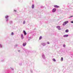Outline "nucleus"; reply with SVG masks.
Returning a JSON list of instances; mask_svg holds the SVG:
<instances>
[{"instance_id": "f257e3e1", "label": "nucleus", "mask_w": 73, "mask_h": 73, "mask_svg": "<svg viewBox=\"0 0 73 73\" xmlns=\"http://www.w3.org/2000/svg\"><path fill=\"white\" fill-rule=\"evenodd\" d=\"M68 23V21H65L64 23V24H63V25H65L66 24H67Z\"/></svg>"}, {"instance_id": "f03ea898", "label": "nucleus", "mask_w": 73, "mask_h": 73, "mask_svg": "<svg viewBox=\"0 0 73 73\" xmlns=\"http://www.w3.org/2000/svg\"><path fill=\"white\" fill-rule=\"evenodd\" d=\"M56 11V9H52V12H55Z\"/></svg>"}, {"instance_id": "7ed1b4c3", "label": "nucleus", "mask_w": 73, "mask_h": 73, "mask_svg": "<svg viewBox=\"0 0 73 73\" xmlns=\"http://www.w3.org/2000/svg\"><path fill=\"white\" fill-rule=\"evenodd\" d=\"M56 28H57L58 29L60 30L61 29H60V26H58L56 27Z\"/></svg>"}, {"instance_id": "20e7f679", "label": "nucleus", "mask_w": 73, "mask_h": 73, "mask_svg": "<svg viewBox=\"0 0 73 73\" xmlns=\"http://www.w3.org/2000/svg\"><path fill=\"white\" fill-rule=\"evenodd\" d=\"M23 33H24V35H27V33L25 32V31H23Z\"/></svg>"}, {"instance_id": "39448f33", "label": "nucleus", "mask_w": 73, "mask_h": 73, "mask_svg": "<svg viewBox=\"0 0 73 73\" xmlns=\"http://www.w3.org/2000/svg\"><path fill=\"white\" fill-rule=\"evenodd\" d=\"M54 7H55V8H59V7L58 6H57V5H55L54 6Z\"/></svg>"}, {"instance_id": "423d86ee", "label": "nucleus", "mask_w": 73, "mask_h": 73, "mask_svg": "<svg viewBox=\"0 0 73 73\" xmlns=\"http://www.w3.org/2000/svg\"><path fill=\"white\" fill-rule=\"evenodd\" d=\"M21 38L22 39H23L24 38V36L23 35H21Z\"/></svg>"}, {"instance_id": "0eeeda50", "label": "nucleus", "mask_w": 73, "mask_h": 73, "mask_svg": "<svg viewBox=\"0 0 73 73\" xmlns=\"http://www.w3.org/2000/svg\"><path fill=\"white\" fill-rule=\"evenodd\" d=\"M68 35H65L63 36L64 37H68Z\"/></svg>"}, {"instance_id": "6e6552de", "label": "nucleus", "mask_w": 73, "mask_h": 73, "mask_svg": "<svg viewBox=\"0 0 73 73\" xmlns=\"http://www.w3.org/2000/svg\"><path fill=\"white\" fill-rule=\"evenodd\" d=\"M26 44H27V43H24L23 44V46H25L26 45Z\"/></svg>"}, {"instance_id": "1a4fd4ad", "label": "nucleus", "mask_w": 73, "mask_h": 73, "mask_svg": "<svg viewBox=\"0 0 73 73\" xmlns=\"http://www.w3.org/2000/svg\"><path fill=\"white\" fill-rule=\"evenodd\" d=\"M65 32H66V33H68V32H69V30H66L65 31Z\"/></svg>"}, {"instance_id": "9d476101", "label": "nucleus", "mask_w": 73, "mask_h": 73, "mask_svg": "<svg viewBox=\"0 0 73 73\" xmlns=\"http://www.w3.org/2000/svg\"><path fill=\"white\" fill-rule=\"evenodd\" d=\"M35 7V6H34V5H33L32 6V8H34Z\"/></svg>"}, {"instance_id": "9b49d317", "label": "nucleus", "mask_w": 73, "mask_h": 73, "mask_svg": "<svg viewBox=\"0 0 73 73\" xmlns=\"http://www.w3.org/2000/svg\"><path fill=\"white\" fill-rule=\"evenodd\" d=\"M61 61H63V58L61 57Z\"/></svg>"}, {"instance_id": "f8f14e48", "label": "nucleus", "mask_w": 73, "mask_h": 73, "mask_svg": "<svg viewBox=\"0 0 73 73\" xmlns=\"http://www.w3.org/2000/svg\"><path fill=\"white\" fill-rule=\"evenodd\" d=\"M73 17V16H71L69 17V19H70V18H71V17Z\"/></svg>"}, {"instance_id": "ddd939ff", "label": "nucleus", "mask_w": 73, "mask_h": 73, "mask_svg": "<svg viewBox=\"0 0 73 73\" xmlns=\"http://www.w3.org/2000/svg\"><path fill=\"white\" fill-rule=\"evenodd\" d=\"M42 38V36H40L39 37V40H41Z\"/></svg>"}, {"instance_id": "4468645a", "label": "nucleus", "mask_w": 73, "mask_h": 73, "mask_svg": "<svg viewBox=\"0 0 73 73\" xmlns=\"http://www.w3.org/2000/svg\"><path fill=\"white\" fill-rule=\"evenodd\" d=\"M5 18H8V15H6L5 17Z\"/></svg>"}, {"instance_id": "2eb2a0df", "label": "nucleus", "mask_w": 73, "mask_h": 73, "mask_svg": "<svg viewBox=\"0 0 73 73\" xmlns=\"http://www.w3.org/2000/svg\"><path fill=\"white\" fill-rule=\"evenodd\" d=\"M53 61H54V62L56 61V59H53Z\"/></svg>"}, {"instance_id": "dca6fc26", "label": "nucleus", "mask_w": 73, "mask_h": 73, "mask_svg": "<svg viewBox=\"0 0 73 73\" xmlns=\"http://www.w3.org/2000/svg\"><path fill=\"white\" fill-rule=\"evenodd\" d=\"M23 24H25V21H24L23 23Z\"/></svg>"}, {"instance_id": "f3484780", "label": "nucleus", "mask_w": 73, "mask_h": 73, "mask_svg": "<svg viewBox=\"0 0 73 73\" xmlns=\"http://www.w3.org/2000/svg\"><path fill=\"white\" fill-rule=\"evenodd\" d=\"M11 35H13V33H11Z\"/></svg>"}, {"instance_id": "a211bd4d", "label": "nucleus", "mask_w": 73, "mask_h": 73, "mask_svg": "<svg viewBox=\"0 0 73 73\" xmlns=\"http://www.w3.org/2000/svg\"><path fill=\"white\" fill-rule=\"evenodd\" d=\"M47 44H49V42H47Z\"/></svg>"}, {"instance_id": "6ab92c4d", "label": "nucleus", "mask_w": 73, "mask_h": 73, "mask_svg": "<svg viewBox=\"0 0 73 73\" xmlns=\"http://www.w3.org/2000/svg\"><path fill=\"white\" fill-rule=\"evenodd\" d=\"M63 47H65V45L64 44V45H63Z\"/></svg>"}, {"instance_id": "aec40b11", "label": "nucleus", "mask_w": 73, "mask_h": 73, "mask_svg": "<svg viewBox=\"0 0 73 73\" xmlns=\"http://www.w3.org/2000/svg\"><path fill=\"white\" fill-rule=\"evenodd\" d=\"M71 23H73V21H71Z\"/></svg>"}, {"instance_id": "412c9836", "label": "nucleus", "mask_w": 73, "mask_h": 73, "mask_svg": "<svg viewBox=\"0 0 73 73\" xmlns=\"http://www.w3.org/2000/svg\"><path fill=\"white\" fill-rule=\"evenodd\" d=\"M14 11H15V12H16V10H14Z\"/></svg>"}, {"instance_id": "4be33fe9", "label": "nucleus", "mask_w": 73, "mask_h": 73, "mask_svg": "<svg viewBox=\"0 0 73 73\" xmlns=\"http://www.w3.org/2000/svg\"><path fill=\"white\" fill-rule=\"evenodd\" d=\"M18 51H19V52H20V50H19Z\"/></svg>"}]
</instances>
